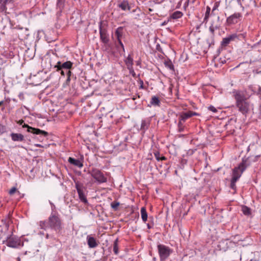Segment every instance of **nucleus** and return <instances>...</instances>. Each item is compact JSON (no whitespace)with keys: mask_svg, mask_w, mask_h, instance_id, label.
Returning a JSON list of instances; mask_svg holds the SVG:
<instances>
[{"mask_svg":"<svg viewBox=\"0 0 261 261\" xmlns=\"http://www.w3.org/2000/svg\"><path fill=\"white\" fill-rule=\"evenodd\" d=\"M242 14L240 13H235L227 17L226 22L228 24L237 23L242 17Z\"/></svg>","mask_w":261,"mask_h":261,"instance_id":"obj_10","label":"nucleus"},{"mask_svg":"<svg viewBox=\"0 0 261 261\" xmlns=\"http://www.w3.org/2000/svg\"><path fill=\"white\" fill-rule=\"evenodd\" d=\"M123 34V28L122 27H119L117 29L115 32V35L116 37L117 40H121Z\"/></svg>","mask_w":261,"mask_h":261,"instance_id":"obj_19","label":"nucleus"},{"mask_svg":"<svg viewBox=\"0 0 261 261\" xmlns=\"http://www.w3.org/2000/svg\"><path fill=\"white\" fill-rule=\"evenodd\" d=\"M117 41H118V42L119 44V45H120V46L121 47V48H122V50H123V51H124V45H123V43H122V42L121 40H117Z\"/></svg>","mask_w":261,"mask_h":261,"instance_id":"obj_39","label":"nucleus"},{"mask_svg":"<svg viewBox=\"0 0 261 261\" xmlns=\"http://www.w3.org/2000/svg\"><path fill=\"white\" fill-rule=\"evenodd\" d=\"M158 250L161 261H165L173 252V250L169 247L163 244L158 245Z\"/></svg>","mask_w":261,"mask_h":261,"instance_id":"obj_4","label":"nucleus"},{"mask_svg":"<svg viewBox=\"0 0 261 261\" xmlns=\"http://www.w3.org/2000/svg\"><path fill=\"white\" fill-rule=\"evenodd\" d=\"M24 123V121L22 119L19 120L18 121H17V123L19 125H22Z\"/></svg>","mask_w":261,"mask_h":261,"instance_id":"obj_42","label":"nucleus"},{"mask_svg":"<svg viewBox=\"0 0 261 261\" xmlns=\"http://www.w3.org/2000/svg\"><path fill=\"white\" fill-rule=\"evenodd\" d=\"M251 163L248 158H243L241 163L238 167H235L232 170V179L233 180H238L243 172L250 165Z\"/></svg>","mask_w":261,"mask_h":261,"instance_id":"obj_2","label":"nucleus"},{"mask_svg":"<svg viewBox=\"0 0 261 261\" xmlns=\"http://www.w3.org/2000/svg\"><path fill=\"white\" fill-rule=\"evenodd\" d=\"M129 71V73L133 75V76L135 77L136 73L135 72V71L134 70V68L132 67V69H128Z\"/></svg>","mask_w":261,"mask_h":261,"instance_id":"obj_36","label":"nucleus"},{"mask_svg":"<svg viewBox=\"0 0 261 261\" xmlns=\"http://www.w3.org/2000/svg\"><path fill=\"white\" fill-rule=\"evenodd\" d=\"M36 146H38V147H40V146H41V145H39V144H37Z\"/></svg>","mask_w":261,"mask_h":261,"instance_id":"obj_50","label":"nucleus"},{"mask_svg":"<svg viewBox=\"0 0 261 261\" xmlns=\"http://www.w3.org/2000/svg\"><path fill=\"white\" fill-rule=\"evenodd\" d=\"M5 128L4 126L2 124H0V135L3 134L5 132Z\"/></svg>","mask_w":261,"mask_h":261,"instance_id":"obj_35","label":"nucleus"},{"mask_svg":"<svg viewBox=\"0 0 261 261\" xmlns=\"http://www.w3.org/2000/svg\"><path fill=\"white\" fill-rule=\"evenodd\" d=\"M45 238H46V239H48V238H49V234H46V236H45Z\"/></svg>","mask_w":261,"mask_h":261,"instance_id":"obj_48","label":"nucleus"},{"mask_svg":"<svg viewBox=\"0 0 261 261\" xmlns=\"http://www.w3.org/2000/svg\"><path fill=\"white\" fill-rule=\"evenodd\" d=\"M189 3V0H188L184 4V7L186 8L187 7H188Z\"/></svg>","mask_w":261,"mask_h":261,"instance_id":"obj_43","label":"nucleus"},{"mask_svg":"<svg viewBox=\"0 0 261 261\" xmlns=\"http://www.w3.org/2000/svg\"><path fill=\"white\" fill-rule=\"evenodd\" d=\"M119 205H120L119 202H117V201H114V202H112L111 204V207L115 211L117 210Z\"/></svg>","mask_w":261,"mask_h":261,"instance_id":"obj_31","label":"nucleus"},{"mask_svg":"<svg viewBox=\"0 0 261 261\" xmlns=\"http://www.w3.org/2000/svg\"><path fill=\"white\" fill-rule=\"evenodd\" d=\"M233 93L236 107L243 115L246 116L253 110V105L248 100L243 92L235 91Z\"/></svg>","mask_w":261,"mask_h":261,"instance_id":"obj_1","label":"nucleus"},{"mask_svg":"<svg viewBox=\"0 0 261 261\" xmlns=\"http://www.w3.org/2000/svg\"><path fill=\"white\" fill-rule=\"evenodd\" d=\"M70 81V76H67V79L66 80L67 82H69Z\"/></svg>","mask_w":261,"mask_h":261,"instance_id":"obj_46","label":"nucleus"},{"mask_svg":"<svg viewBox=\"0 0 261 261\" xmlns=\"http://www.w3.org/2000/svg\"><path fill=\"white\" fill-rule=\"evenodd\" d=\"M211 12V8L209 6L206 7V10L204 18V21H207Z\"/></svg>","mask_w":261,"mask_h":261,"instance_id":"obj_28","label":"nucleus"},{"mask_svg":"<svg viewBox=\"0 0 261 261\" xmlns=\"http://www.w3.org/2000/svg\"><path fill=\"white\" fill-rule=\"evenodd\" d=\"M190 113L191 114V117H192L193 116H197V115H198V114H197V113L194 112H192V111H190Z\"/></svg>","mask_w":261,"mask_h":261,"instance_id":"obj_40","label":"nucleus"},{"mask_svg":"<svg viewBox=\"0 0 261 261\" xmlns=\"http://www.w3.org/2000/svg\"><path fill=\"white\" fill-rule=\"evenodd\" d=\"M75 187L80 200L85 204L87 203L88 200L84 194V191L86 190V188L84 187V185L80 181H75Z\"/></svg>","mask_w":261,"mask_h":261,"instance_id":"obj_6","label":"nucleus"},{"mask_svg":"<svg viewBox=\"0 0 261 261\" xmlns=\"http://www.w3.org/2000/svg\"><path fill=\"white\" fill-rule=\"evenodd\" d=\"M113 251L114 253L117 255L119 253L118 239L115 240L113 244Z\"/></svg>","mask_w":261,"mask_h":261,"instance_id":"obj_24","label":"nucleus"},{"mask_svg":"<svg viewBox=\"0 0 261 261\" xmlns=\"http://www.w3.org/2000/svg\"><path fill=\"white\" fill-rule=\"evenodd\" d=\"M39 226L41 229L46 230L47 228H49L48 224V221H42L39 222Z\"/></svg>","mask_w":261,"mask_h":261,"instance_id":"obj_26","label":"nucleus"},{"mask_svg":"<svg viewBox=\"0 0 261 261\" xmlns=\"http://www.w3.org/2000/svg\"><path fill=\"white\" fill-rule=\"evenodd\" d=\"M16 191H17V189L15 187H13L10 190L9 193L10 195H13L14 193H15L16 192Z\"/></svg>","mask_w":261,"mask_h":261,"instance_id":"obj_34","label":"nucleus"},{"mask_svg":"<svg viewBox=\"0 0 261 261\" xmlns=\"http://www.w3.org/2000/svg\"><path fill=\"white\" fill-rule=\"evenodd\" d=\"M237 181V180H233V179H231V182H230V188L233 190H235L236 189V182Z\"/></svg>","mask_w":261,"mask_h":261,"instance_id":"obj_33","label":"nucleus"},{"mask_svg":"<svg viewBox=\"0 0 261 261\" xmlns=\"http://www.w3.org/2000/svg\"><path fill=\"white\" fill-rule=\"evenodd\" d=\"M148 228H150V226L149 225H148Z\"/></svg>","mask_w":261,"mask_h":261,"instance_id":"obj_52","label":"nucleus"},{"mask_svg":"<svg viewBox=\"0 0 261 261\" xmlns=\"http://www.w3.org/2000/svg\"><path fill=\"white\" fill-rule=\"evenodd\" d=\"M208 110H210V111L213 112H217V110L216 109L212 106H211L210 107H209L208 108Z\"/></svg>","mask_w":261,"mask_h":261,"instance_id":"obj_37","label":"nucleus"},{"mask_svg":"<svg viewBox=\"0 0 261 261\" xmlns=\"http://www.w3.org/2000/svg\"><path fill=\"white\" fill-rule=\"evenodd\" d=\"M141 218L143 222H145L147 220V213L145 207H142L141 208Z\"/></svg>","mask_w":261,"mask_h":261,"instance_id":"obj_20","label":"nucleus"},{"mask_svg":"<svg viewBox=\"0 0 261 261\" xmlns=\"http://www.w3.org/2000/svg\"><path fill=\"white\" fill-rule=\"evenodd\" d=\"M65 0H58L57 6L60 9H61L64 6V4Z\"/></svg>","mask_w":261,"mask_h":261,"instance_id":"obj_30","label":"nucleus"},{"mask_svg":"<svg viewBox=\"0 0 261 261\" xmlns=\"http://www.w3.org/2000/svg\"><path fill=\"white\" fill-rule=\"evenodd\" d=\"M11 137L14 141H22L24 140V136L21 134L12 133Z\"/></svg>","mask_w":261,"mask_h":261,"instance_id":"obj_16","label":"nucleus"},{"mask_svg":"<svg viewBox=\"0 0 261 261\" xmlns=\"http://www.w3.org/2000/svg\"><path fill=\"white\" fill-rule=\"evenodd\" d=\"M87 241L88 245L90 248H95L98 245V242L96 240V239L90 236H88L87 237Z\"/></svg>","mask_w":261,"mask_h":261,"instance_id":"obj_13","label":"nucleus"},{"mask_svg":"<svg viewBox=\"0 0 261 261\" xmlns=\"http://www.w3.org/2000/svg\"><path fill=\"white\" fill-rule=\"evenodd\" d=\"M22 127L27 128V131L28 132L34 134L40 135L45 137H46L48 135V133L47 132L41 130L39 128L32 127L31 126H29L27 124H24L23 125H22Z\"/></svg>","mask_w":261,"mask_h":261,"instance_id":"obj_8","label":"nucleus"},{"mask_svg":"<svg viewBox=\"0 0 261 261\" xmlns=\"http://www.w3.org/2000/svg\"><path fill=\"white\" fill-rule=\"evenodd\" d=\"M3 0H0V4L2 3Z\"/></svg>","mask_w":261,"mask_h":261,"instance_id":"obj_51","label":"nucleus"},{"mask_svg":"<svg viewBox=\"0 0 261 261\" xmlns=\"http://www.w3.org/2000/svg\"><path fill=\"white\" fill-rule=\"evenodd\" d=\"M182 121L179 120L178 123V128L179 132H181L184 130V123Z\"/></svg>","mask_w":261,"mask_h":261,"instance_id":"obj_29","label":"nucleus"},{"mask_svg":"<svg viewBox=\"0 0 261 261\" xmlns=\"http://www.w3.org/2000/svg\"><path fill=\"white\" fill-rule=\"evenodd\" d=\"M99 34L101 41L105 44L108 43L109 41V38L107 30L104 27L100 26L99 28Z\"/></svg>","mask_w":261,"mask_h":261,"instance_id":"obj_12","label":"nucleus"},{"mask_svg":"<svg viewBox=\"0 0 261 261\" xmlns=\"http://www.w3.org/2000/svg\"><path fill=\"white\" fill-rule=\"evenodd\" d=\"M71 74V72L70 70H68L67 73V76H70Z\"/></svg>","mask_w":261,"mask_h":261,"instance_id":"obj_45","label":"nucleus"},{"mask_svg":"<svg viewBox=\"0 0 261 261\" xmlns=\"http://www.w3.org/2000/svg\"><path fill=\"white\" fill-rule=\"evenodd\" d=\"M242 211L245 215H249L251 214L250 209L246 206H243L242 208Z\"/></svg>","mask_w":261,"mask_h":261,"instance_id":"obj_27","label":"nucleus"},{"mask_svg":"<svg viewBox=\"0 0 261 261\" xmlns=\"http://www.w3.org/2000/svg\"><path fill=\"white\" fill-rule=\"evenodd\" d=\"M7 246L12 248H17L19 246H23L21 240L18 237L12 235L7 238L6 241Z\"/></svg>","mask_w":261,"mask_h":261,"instance_id":"obj_7","label":"nucleus"},{"mask_svg":"<svg viewBox=\"0 0 261 261\" xmlns=\"http://www.w3.org/2000/svg\"><path fill=\"white\" fill-rule=\"evenodd\" d=\"M237 38H238V36L236 34H233L226 38H224L221 42V47H226L230 42L234 41Z\"/></svg>","mask_w":261,"mask_h":261,"instance_id":"obj_11","label":"nucleus"},{"mask_svg":"<svg viewBox=\"0 0 261 261\" xmlns=\"http://www.w3.org/2000/svg\"><path fill=\"white\" fill-rule=\"evenodd\" d=\"M49 227L57 233H59L62 229V223L59 216L56 213H51L48 219Z\"/></svg>","mask_w":261,"mask_h":261,"instance_id":"obj_3","label":"nucleus"},{"mask_svg":"<svg viewBox=\"0 0 261 261\" xmlns=\"http://www.w3.org/2000/svg\"><path fill=\"white\" fill-rule=\"evenodd\" d=\"M219 28L217 26H214V25L212 24L209 28L210 31L211 32V33L214 35L215 33V31Z\"/></svg>","mask_w":261,"mask_h":261,"instance_id":"obj_32","label":"nucleus"},{"mask_svg":"<svg viewBox=\"0 0 261 261\" xmlns=\"http://www.w3.org/2000/svg\"><path fill=\"white\" fill-rule=\"evenodd\" d=\"M12 1H13V0H5L4 2V4L5 5H6L8 3H10L12 2Z\"/></svg>","mask_w":261,"mask_h":261,"instance_id":"obj_41","label":"nucleus"},{"mask_svg":"<svg viewBox=\"0 0 261 261\" xmlns=\"http://www.w3.org/2000/svg\"><path fill=\"white\" fill-rule=\"evenodd\" d=\"M154 155L158 161H165L167 158L164 156H161L160 152L158 151H155L153 152Z\"/></svg>","mask_w":261,"mask_h":261,"instance_id":"obj_23","label":"nucleus"},{"mask_svg":"<svg viewBox=\"0 0 261 261\" xmlns=\"http://www.w3.org/2000/svg\"><path fill=\"white\" fill-rule=\"evenodd\" d=\"M3 104V101L0 102V106Z\"/></svg>","mask_w":261,"mask_h":261,"instance_id":"obj_49","label":"nucleus"},{"mask_svg":"<svg viewBox=\"0 0 261 261\" xmlns=\"http://www.w3.org/2000/svg\"><path fill=\"white\" fill-rule=\"evenodd\" d=\"M150 102L154 106H160L161 103L159 98L155 96L152 97Z\"/></svg>","mask_w":261,"mask_h":261,"instance_id":"obj_21","label":"nucleus"},{"mask_svg":"<svg viewBox=\"0 0 261 261\" xmlns=\"http://www.w3.org/2000/svg\"><path fill=\"white\" fill-rule=\"evenodd\" d=\"M217 8H218V6H217V5H215V6L213 7V9H212V13H211V14H212V15H215V11L216 10H217Z\"/></svg>","mask_w":261,"mask_h":261,"instance_id":"obj_38","label":"nucleus"},{"mask_svg":"<svg viewBox=\"0 0 261 261\" xmlns=\"http://www.w3.org/2000/svg\"><path fill=\"white\" fill-rule=\"evenodd\" d=\"M140 88L143 89V81H140Z\"/></svg>","mask_w":261,"mask_h":261,"instance_id":"obj_44","label":"nucleus"},{"mask_svg":"<svg viewBox=\"0 0 261 261\" xmlns=\"http://www.w3.org/2000/svg\"><path fill=\"white\" fill-rule=\"evenodd\" d=\"M73 63L69 61H66L63 63H62L60 61H58L57 64L54 66V68H57V71L61 70L62 69H70Z\"/></svg>","mask_w":261,"mask_h":261,"instance_id":"obj_9","label":"nucleus"},{"mask_svg":"<svg viewBox=\"0 0 261 261\" xmlns=\"http://www.w3.org/2000/svg\"><path fill=\"white\" fill-rule=\"evenodd\" d=\"M183 13L181 11H176L173 13L170 16V19H177L178 18H181L183 16Z\"/></svg>","mask_w":261,"mask_h":261,"instance_id":"obj_18","label":"nucleus"},{"mask_svg":"<svg viewBox=\"0 0 261 261\" xmlns=\"http://www.w3.org/2000/svg\"><path fill=\"white\" fill-rule=\"evenodd\" d=\"M68 162L74 166H76L79 168H82L83 166V163L79 160L73 159L71 157L68 158Z\"/></svg>","mask_w":261,"mask_h":261,"instance_id":"obj_15","label":"nucleus"},{"mask_svg":"<svg viewBox=\"0 0 261 261\" xmlns=\"http://www.w3.org/2000/svg\"><path fill=\"white\" fill-rule=\"evenodd\" d=\"M91 176L99 184L107 182V177L101 170L97 168H92L89 171Z\"/></svg>","mask_w":261,"mask_h":261,"instance_id":"obj_5","label":"nucleus"},{"mask_svg":"<svg viewBox=\"0 0 261 261\" xmlns=\"http://www.w3.org/2000/svg\"><path fill=\"white\" fill-rule=\"evenodd\" d=\"M191 117L190 111L186 113H182L179 116V120L185 122V121L188 118Z\"/></svg>","mask_w":261,"mask_h":261,"instance_id":"obj_22","label":"nucleus"},{"mask_svg":"<svg viewBox=\"0 0 261 261\" xmlns=\"http://www.w3.org/2000/svg\"><path fill=\"white\" fill-rule=\"evenodd\" d=\"M165 66L170 69V70H174V66L170 60H166L164 61Z\"/></svg>","mask_w":261,"mask_h":261,"instance_id":"obj_25","label":"nucleus"},{"mask_svg":"<svg viewBox=\"0 0 261 261\" xmlns=\"http://www.w3.org/2000/svg\"><path fill=\"white\" fill-rule=\"evenodd\" d=\"M61 74L62 75H63V76L65 75V73L63 70L61 71Z\"/></svg>","mask_w":261,"mask_h":261,"instance_id":"obj_47","label":"nucleus"},{"mask_svg":"<svg viewBox=\"0 0 261 261\" xmlns=\"http://www.w3.org/2000/svg\"><path fill=\"white\" fill-rule=\"evenodd\" d=\"M124 63L128 69H132V68L133 67L134 65V60L133 57L130 55H129L124 60Z\"/></svg>","mask_w":261,"mask_h":261,"instance_id":"obj_14","label":"nucleus"},{"mask_svg":"<svg viewBox=\"0 0 261 261\" xmlns=\"http://www.w3.org/2000/svg\"><path fill=\"white\" fill-rule=\"evenodd\" d=\"M118 7L122 10H130V7L129 5L128 2L127 1H123L119 5Z\"/></svg>","mask_w":261,"mask_h":261,"instance_id":"obj_17","label":"nucleus"}]
</instances>
